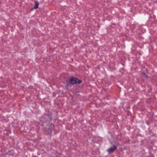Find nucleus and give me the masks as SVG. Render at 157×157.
Wrapping results in <instances>:
<instances>
[{
  "label": "nucleus",
  "instance_id": "obj_1",
  "mask_svg": "<svg viewBox=\"0 0 157 157\" xmlns=\"http://www.w3.org/2000/svg\"><path fill=\"white\" fill-rule=\"evenodd\" d=\"M82 81L78 79L77 78L72 77L69 80L68 82V85H73L76 83H80Z\"/></svg>",
  "mask_w": 157,
  "mask_h": 157
},
{
  "label": "nucleus",
  "instance_id": "obj_2",
  "mask_svg": "<svg viewBox=\"0 0 157 157\" xmlns=\"http://www.w3.org/2000/svg\"><path fill=\"white\" fill-rule=\"evenodd\" d=\"M117 148L116 146L113 145L107 149V151L108 152L109 154H110L113 153L115 150L117 149Z\"/></svg>",
  "mask_w": 157,
  "mask_h": 157
},
{
  "label": "nucleus",
  "instance_id": "obj_3",
  "mask_svg": "<svg viewBox=\"0 0 157 157\" xmlns=\"http://www.w3.org/2000/svg\"><path fill=\"white\" fill-rule=\"evenodd\" d=\"M39 5V2L37 1L35 2V6L33 8L35 9H36L38 8Z\"/></svg>",
  "mask_w": 157,
  "mask_h": 157
}]
</instances>
